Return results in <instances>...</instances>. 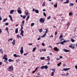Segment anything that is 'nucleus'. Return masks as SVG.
<instances>
[{
    "instance_id": "obj_1",
    "label": "nucleus",
    "mask_w": 77,
    "mask_h": 77,
    "mask_svg": "<svg viewBox=\"0 0 77 77\" xmlns=\"http://www.w3.org/2000/svg\"><path fill=\"white\" fill-rule=\"evenodd\" d=\"M13 67L12 65L9 66L8 69V71L10 72H12L13 70H14V68H13Z\"/></svg>"
},
{
    "instance_id": "obj_2",
    "label": "nucleus",
    "mask_w": 77,
    "mask_h": 77,
    "mask_svg": "<svg viewBox=\"0 0 77 77\" xmlns=\"http://www.w3.org/2000/svg\"><path fill=\"white\" fill-rule=\"evenodd\" d=\"M39 21L40 23H44V21H45V20L43 18H41L39 19Z\"/></svg>"
},
{
    "instance_id": "obj_3",
    "label": "nucleus",
    "mask_w": 77,
    "mask_h": 77,
    "mask_svg": "<svg viewBox=\"0 0 77 77\" xmlns=\"http://www.w3.org/2000/svg\"><path fill=\"white\" fill-rule=\"evenodd\" d=\"M69 47L70 48H72L73 49L75 48V47L74 45H73L72 44H71V45L69 46Z\"/></svg>"
},
{
    "instance_id": "obj_4",
    "label": "nucleus",
    "mask_w": 77,
    "mask_h": 77,
    "mask_svg": "<svg viewBox=\"0 0 77 77\" xmlns=\"http://www.w3.org/2000/svg\"><path fill=\"white\" fill-rule=\"evenodd\" d=\"M20 51V54H23V47H21Z\"/></svg>"
},
{
    "instance_id": "obj_5",
    "label": "nucleus",
    "mask_w": 77,
    "mask_h": 77,
    "mask_svg": "<svg viewBox=\"0 0 77 77\" xmlns=\"http://www.w3.org/2000/svg\"><path fill=\"white\" fill-rule=\"evenodd\" d=\"M54 51H59V49L57 47H55L54 48Z\"/></svg>"
},
{
    "instance_id": "obj_6",
    "label": "nucleus",
    "mask_w": 77,
    "mask_h": 77,
    "mask_svg": "<svg viewBox=\"0 0 77 77\" xmlns=\"http://www.w3.org/2000/svg\"><path fill=\"white\" fill-rule=\"evenodd\" d=\"M23 33H24V31H23V30H22L21 31L20 35H22V36H24Z\"/></svg>"
},
{
    "instance_id": "obj_7",
    "label": "nucleus",
    "mask_w": 77,
    "mask_h": 77,
    "mask_svg": "<svg viewBox=\"0 0 77 77\" xmlns=\"http://www.w3.org/2000/svg\"><path fill=\"white\" fill-rule=\"evenodd\" d=\"M63 50L64 51V52H70V51H69V50L65 49H63Z\"/></svg>"
},
{
    "instance_id": "obj_8",
    "label": "nucleus",
    "mask_w": 77,
    "mask_h": 77,
    "mask_svg": "<svg viewBox=\"0 0 77 77\" xmlns=\"http://www.w3.org/2000/svg\"><path fill=\"white\" fill-rule=\"evenodd\" d=\"M13 56H14V57H20L21 56L20 55H16V54H14Z\"/></svg>"
},
{
    "instance_id": "obj_9",
    "label": "nucleus",
    "mask_w": 77,
    "mask_h": 77,
    "mask_svg": "<svg viewBox=\"0 0 77 77\" xmlns=\"http://www.w3.org/2000/svg\"><path fill=\"white\" fill-rule=\"evenodd\" d=\"M70 69V68H64L63 70H62V71H67V70H69Z\"/></svg>"
},
{
    "instance_id": "obj_10",
    "label": "nucleus",
    "mask_w": 77,
    "mask_h": 77,
    "mask_svg": "<svg viewBox=\"0 0 77 77\" xmlns=\"http://www.w3.org/2000/svg\"><path fill=\"white\" fill-rule=\"evenodd\" d=\"M9 17L10 18V20H11V21L12 22H13V20H12V16H11V15H9Z\"/></svg>"
},
{
    "instance_id": "obj_11",
    "label": "nucleus",
    "mask_w": 77,
    "mask_h": 77,
    "mask_svg": "<svg viewBox=\"0 0 77 77\" xmlns=\"http://www.w3.org/2000/svg\"><path fill=\"white\" fill-rule=\"evenodd\" d=\"M14 12V10H12L10 11V14H12Z\"/></svg>"
},
{
    "instance_id": "obj_12",
    "label": "nucleus",
    "mask_w": 77,
    "mask_h": 77,
    "mask_svg": "<svg viewBox=\"0 0 77 77\" xmlns=\"http://www.w3.org/2000/svg\"><path fill=\"white\" fill-rule=\"evenodd\" d=\"M17 12L19 13L20 14H22V11H20V10H17Z\"/></svg>"
},
{
    "instance_id": "obj_13",
    "label": "nucleus",
    "mask_w": 77,
    "mask_h": 77,
    "mask_svg": "<svg viewBox=\"0 0 77 77\" xmlns=\"http://www.w3.org/2000/svg\"><path fill=\"white\" fill-rule=\"evenodd\" d=\"M69 16L71 17V16L73 15V14L72 13V12H70L69 13Z\"/></svg>"
},
{
    "instance_id": "obj_14",
    "label": "nucleus",
    "mask_w": 77,
    "mask_h": 77,
    "mask_svg": "<svg viewBox=\"0 0 77 77\" xmlns=\"http://www.w3.org/2000/svg\"><path fill=\"white\" fill-rule=\"evenodd\" d=\"M15 32V33H17L18 32V28H17L16 29Z\"/></svg>"
},
{
    "instance_id": "obj_15",
    "label": "nucleus",
    "mask_w": 77,
    "mask_h": 77,
    "mask_svg": "<svg viewBox=\"0 0 77 77\" xmlns=\"http://www.w3.org/2000/svg\"><path fill=\"white\" fill-rule=\"evenodd\" d=\"M12 44H13V45H14V44H15V40L14 39L13 42H12Z\"/></svg>"
},
{
    "instance_id": "obj_16",
    "label": "nucleus",
    "mask_w": 77,
    "mask_h": 77,
    "mask_svg": "<svg viewBox=\"0 0 77 77\" xmlns=\"http://www.w3.org/2000/svg\"><path fill=\"white\" fill-rule=\"evenodd\" d=\"M46 35H47V34L45 33L42 36H41V38H44V37H45V36H46Z\"/></svg>"
},
{
    "instance_id": "obj_17",
    "label": "nucleus",
    "mask_w": 77,
    "mask_h": 77,
    "mask_svg": "<svg viewBox=\"0 0 77 77\" xmlns=\"http://www.w3.org/2000/svg\"><path fill=\"white\" fill-rule=\"evenodd\" d=\"M70 25V23L69 22H68V23L67 24V26L68 27L67 29L69 27V25Z\"/></svg>"
},
{
    "instance_id": "obj_18",
    "label": "nucleus",
    "mask_w": 77,
    "mask_h": 77,
    "mask_svg": "<svg viewBox=\"0 0 77 77\" xmlns=\"http://www.w3.org/2000/svg\"><path fill=\"white\" fill-rule=\"evenodd\" d=\"M35 12H36V13H37V14H38V13H39V11L38 10H35Z\"/></svg>"
},
{
    "instance_id": "obj_19",
    "label": "nucleus",
    "mask_w": 77,
    "mask_h": 77,
    "mask_svg": "<svg viewBox=\"0 0 77 77\" xmlns=\"http://www.w3.org/2000/svg\"><path fill=\"white\" fill-rule=\"evenodd\" d=\"M69 0H66V2H64V3H65V4H66V3L68 4V3H69Z\"/></svg>"
},
{
    "instance_id": "obj_20",
    "label": "nucleus",
    "mask_w": 77,
    "mask_h": 77,
    "mask_svg": "<svg viewBox=\"0 0 77 77\" xmlns=\"http://www.w3.org/2000/svg\"><path fill=\"white\" fill-rule=\"evenodd\" d=\"M29 18H30V16L29 15L27 17V18H26V20H28L29 19Z\"/></svg>"
},
{
    "instance_id": "obj_21",
    "label": "nucleus",
    "mask_w": 77,
    "mask_h": 77,
    "mask_svg": "<svg viewBox=\"0 0 77 77\" xmlns=\"http://www.w3.org/2000/svg\"><path fill=\"white\" fill-rule=\"evenodd\" d=\"M3 59H5V60H8V58H7V57H3Z\"/></svg>"
},
{
    "instance_id": "obj_22",
    "label": "nucleus",
    "mask_w": 77,
    "mask_h": 77,
    "mask_svg": "<svg viewBox=\"0 0 77 77\" xmlns=\"http://www.w3.org/2000/svg\"><path fill=\"white\" fill-rule=\"evenodd\" d=\"M69 42V41L67 40L66 41L65 40H64L63 41V42H64V43H65L66 42Z\"/></svg>"
},
{
    "instance_id": "obj_23",
    "label": "nucleus",
    "mask_w": 77,
    "mask_h": 77,
    "mask_svg": "<svg viewBox=\"0 0 77 77\" xmlns=\"http://www.w3.org/2000/svg\"><path fill=\"white\" fill-rule=\"evenodd\" d=\"M44 68H45V69H47L48 68V66L47 65H46L45 66H44Z\"/></svg>"
},
{
    "instance_id": "obj_24",
    "label": "nucleus",
    "mask_w": 77,
    "mask_h": 77,
    "mask_svg": "<svg viewBox=\"0 0 77 77\" xmlns=\"http://www.w3.org/2000/svg\"><path fill=\"white\" fill-rule=\"evenodd\" d=\"M38 31H39V32H40L41 33L42 32V29H40L38 30Z\"/></svg>"
},
{
    "instance_id": "obj_25",
    "label": "nucleus",
    "mask_w": 77,
    "mask_h": 77,
    "mask_svg": "<svg viewBox=\"0 0 77 77\" xmlns=\"http://www.w3.org/2000/svg\"><path fill=\"white\" fill-rule=\"evenodd\" d=\"M71 41H72V42H75V41L73 39H72V38L71 39Z\"/></svg>"
},
{
    "instance_id": "obj_26",
    "label": "nucleus",
    "mask_w": 77,
    "mask_h": 77,
    "mask_svg": "<svg viewBox=\"0 0 77 77\" xmlns=\"http://www.w3.org/2000/svg\"><path fill=\"white\" fill-rule=\"evenodd\" d=\"M61 64H62V63L60 62L59 63L57 64V65L58 66H59L60 65H61Z\"/></svg>"
},
{
    "instance_id": "obj_27",
    "label": "nucleus",
    "mask_w": 77,
    "mask_h": 77,
    "mask_svg": "<svg viewBox=\"0 0 77 77\" xmlns=\"http://www.w3.org/2000/svg\"><path fill=\"white\" fill-rule=\"evenodd\" d=\"M41 60H44L45 59V57H40Z\"/></svg>"
},
{
    "instance_id": "obj_28",
    "label": "nucleus",
    "mask_w": 77,
    "mask_h": 77,
    "mask_svg": "<svg viewBox=\"0 0 77 77\" xmlns=\"http://www.w3.org/2000/svg\"><path fill=\"white\" fill-rule=\"evenodd\" d=\"M54 7L55 8H57V3H56V5H54Z\"/></svg>"
},
{
    "instance_id": "obj_29",
    "label": "nucleus",
    "mask_w": 77,
    "mask_h": 77,
    "mask_svg": "<svg viewBox=\"0 0 77 77\" xmlns=\"http://www.w3.org/2000/svg\"><path fill=\"white\" fill-rule=\"evenodd\" d=\"M34 25H35V23H32L31 24V26L32 27L33 26H34Z\"/></svg>"
},
{
    "instance_id": "obj_30",
    "label": "nucleus",
    "mask_w": 77,
    "mask_h": 77,
    "mask_svg": "<svg viewBox=\"0 0 77 77\" xmlns=\"http://www.w3.org/2000/svg\"><path fill=\"white\" fill-rule=\"evenodd\" d=\"M0 52H1V54H3V50H1L0 49Z\"/></svg>"
},
{
    "instance_id": "obj_31",
    "label": "nucleus",
    "mask_w": 77,
    "mask_h": 77,
    "mask_svg": "<svg viewBox=\"0 0 77 77\" xmlns=\"http://www.w3.org/2000/svg\"><path fill=\"white\" fill-rule=\"evenodd\" d=\"M73 5H74V4L73 3H70L69 5V6H73Z\"/></svg>"
},
{
    "instance_id": "obj_32",
    "label": "nucleus",
    "mask_w": 77,
    "mask_h": 77,
    "mask_svg": "<svg viewBox=\"0 0 77 77\" xmlns=\"http://www.w3.org/2000/svg\"><path fill=\"white\" fill-rule=\"evenodd\" d=\"M38 68H39V67H37L35 69V71H37L38 70Z\"/></svg>"
},
{
    "instance_id": "obj_33",
    "label": "nucleus",
    "mask_w": 77,
    "mask_h": 77,
    "mask_svg": "<svg viewBox=\"0 0 77 77\" xmlns=\"http://www.w3.org/2000/svg\"><path fill=\"white\" fill-rule=\"evenodd\" d=\"M36 47H35V48H33V49L32 51H35V50H36Z\"/></svg>"
},
{
    "instance_id": "obj_34",
    "label": "nucleus",
    "mask_w": 77,
    "mask_h": 77,
    "mask_svg": "<svg viewBox=\"0 0 77 77\" xmlns=\"http://www.w3.org/2000/svg\"><path fill=\"white\" fill-rule=\"evenodd\" d=\"M23 19H25L26 18V17L25 15L23 16V17H22Z\"/></svg>"
},
{
    "instance_id": "obj_35",
    "label": "nucleus",
    "mask_w": 77,
    "mask_h": 77,
    "mask_svg": "<svg viewBox=\"0 0 77 77\" xmlns=\"http://www.w3.org/2000/svg\"><path fill=\"white\" fill-rule=\"evenodd\" d=\"M14 61V60H11V59H9L8 60V61L11 62H13Z\"/></svg>"
},
{
    "instance_id": "obj_36",
    "label": "nucleus",
    "mask_w": 77,
    "mask_h": 77,
    "mask_svg": "<svg viewBox=\"0 0 77 77\" xmlns=\"http://www.w3.org/2000/svg\"><path fill=\"white\" fill-rule=\"evenodd\" d=\"M6 20H8V19L7 18H6V19H5L3 20V21L4 22H5L6 21Z\"/></svg>"
},
{
    "instance_id": "obj_37",
    "label": "nucleus",
    "mask_w": 77,
    "mask_h": 77,
    "mask_svg": "<svg viewBox=\"0 0 77 77\" xmlns=\"http://www.w3.org/2000/svg\"><path fill=\"white\" fill-rule=\"evenodd\" d=\"M23 25H21V28L20 29V31H21V30H23Z\"/></svg>"
},
{
    "instance_id": "obj_38",
    "label": "nucleus",
    "mask_w": 77,
    "mask_h": 77,
    "mask_svg": "<svg viewBox=\"0 0 77 77\" xmlns=\"http://www.w3.org/2000/svg\"><path fill=\"white\" fill-rule=\"evenodd\" d=\"M63 38V35H60V37H59V38L61 39V38Z\"/></svg>"
},
{
    "instance_id": "obj_39",
    "label": "nucleus",
    "mask_w": 77,
    "mask_h": 77,
    "mask_svg": "<svg viewBox=\"0 0 77 77\" xmlns=\"http://www.w3.org/2000/svg\"><path fill=\"white\" fill-rule=\"evenodd\" d=\"M54 75V72H52L51 74V76H53Z\"/></svg>"
},
{
    "instance_id": "obj_40",
    "label": "nucleus",
    "mask_w": 77,
    "mask_h": 77,
    "mask_svg": "<svg viewBox=\"0 0 77 77\" xmlns=\"http://www.w3.org/2000/svg\"><path fill=\"white\" fill-rule=\"evenodd\" d=\"M44 66H42L40 67L41 69H44Z\"/></svg>"
},
{
    "instance_id": "obj_41",
    "label": "nucleus",
    "mask_w": 77,
    "mask_h": 77,
    "mask_svg": "<svg viewBox=\"0 0 77 77\" xmlns=\"http://www.w3.org/2000/svg\"><path fill=\"white\" fill-rule=\"evenodd\" d=\"M17 38H21V37L19 36V35H17Z\"/></svg>"
},
{
    "instance_id": "obj_42",
    "label": "nucleus",
    "mask_w": 77,
    "mask_h": 77,
    "mask_svg": "<svg viewBox=\"0 0 77 77\" xmlns=\"http://www.w3.org/2000/svg\"><path fill=\"white\" fill-rule=\"evenodd\" d=\"M49 56H48L47 57V59H47V60H50V58H49Z\"/></svg>"
},
{
    "instance_id": "obj_43",
    "label": "nucleus",
    "mask_w": 77,
    "mask_h": 77,
    "mask_svg": "<svg viewBox=\"0 0 77 77\" xmlns=\"http://www.w3.org/2000/svg\"><path fill=\"white\" fill-rule=\"evenodd\" d=\"M29 12H26V16H27V15H29Z\"/></svg>"
},
{
    "instance_id": "obj_44",
    "label": "nucleus",
    "mask_w": 77,
    "mask_h": 77,
    "mask_svg": "<svg viewBox=\"0 0 77 77\" xmlns=\"http://www.w3.org/2000/svg\"><path fill=\"white\" fill-rule=\"evenodd\" d=\"M51 18V16H49L48 17H47L48 20H50Z\"/></svg>"
},
{
    "instance_id": "obj_45",
    "label": "nucleus",
    "mask_w": 77,
    "mask_h": 77,
    "mask_svg": "<svg viewBox=\"0 0 77 77\" xmlns=\"http://www.w3.org/2000/svg\"><path fill=\"white\" fill-rule=\"evenodd\" d=\"M43 15L44 16H45V17H46V14H45V12H43Z\"/></svg>"
},
{
    "instance_id": "obj_46",
    "label": "nucleus",
    "mask_w": 77,
    "mask_h": 77,
    "mask_svg": "<svg viewBox=\"0 0 77 77\" xmlns=\"http://www.w3.org/2000/svg\"><path fill=\"white\" fill-rule=\"evenodd\" d=\"M5 30H7V31H9L8 29V27H6V29H5Z\"/></svg>"
},
{
    "instance_id": "obj_47",
    "label": "nucleus",
    "mask_w": 77,
    "mask_h": 77,
    "mask_svg": "<svg viewBox=\"0 0 77 77\" xmlns=\"http://www.w3.org/2000/svg\"><path fill=\"white\" fill-rule=\"evenodd\" d=\"M46 31L44 32H45V33H47V32H48V29H46Z\"/></svg>"
},
{
    "instance_id": "obj_48",
    "label": "nucleus",
    "mask_w": 77,
    "mask_h": 77,
    "mask_svg": "<svg viewBox=\"0 0 77 77\" xmlns=\"http://www.w3.org/2000/svg\"><path fill=\"white\" fill-rule=\"evenodd\" d=\"M5 25H6V26H8V25H9V23H5Z\"/></svg>"
},
{
    "instance_id": "obj_49",
    "label": "nucleus",
    "mask_w": 77,
    "mask_h": 77,
    "mask_svg": "<svg viewBox=\"0 0 77 77\" xmlns=\"http://www.w3.org/2000/svg\"><path fill=\"white\" fill-rule=\"evenodd\" d=\"M42 51H46V49H42Z\"/></svg>"
},
{
    "instance_id": "obj_50",
    "label": "nucleus",
    "mask_w": 77,
    "mask_h": 77,
    "mask_svg": "<svg viewBox=\"0 0 77 77\" xmlns=\"http://www.w3.org/2000/svg\"><path fill=\"white\" fill-rule=\"evenodd\" d=\"M42 45L43 46H45V44L44 43H42Z\"/></svg>"
},
{
    "instance_id": "obj_51",
    "label": "nucleus",
    "mask_w": 77,
    "mask_h": 77,
    "mask_svg": "<svg viewBox=\"0 0 77 77\" xmlns=\"http://www.w3.org/2000/svg\"><path fill=\"white\" fill-rule=\"evenodd\" d=\"M63 42H62L60 43V44L62 45L64 44V43H63Z\"/></svg>"
},
{
    "instance_id": "obj_52",
    "label": "nucleus",
    "mask_w": 77,
    "mask_h": 77,
    "mask_svg": "<svg viewBox=\"0 0 77 77\" xmlns=\"http://www.w3.org/2000/svg\"><path fill=\"white\" fill-rule=\"evenodd\" d=\"M22 23L23 24H24V23H25V21H24V20H23L22 21Z\"/></svg>"
},
{
    "instance_id": "obj_53",
    "label": "nucleus",
    "mask_w": 77,
    "mask_h": 77,
    "mask_svg": "<svg viewBox=\"0 0 77 77\" xmlns=\"http://www.w3.org/2000/svg\"><path fill=\"white\" fill-rule=\"evenodd\" d=\"M57 32H56L55 33V35H57Z\"/></svg>"
},
{
    "instance_id": "obj_54",
    "label": "nucleus",
    "mask_w": 77,
    "mask_h": 77,
    "mask_svg": "<svg viewBox=\"0 0 77 77\" xmlns=\"http://www.w3.org/2000/svg\"><path fill=\"white\" fill-rule=\"evenodd\" d=\"M7 57V55H5L4 56V57Z\"/></svg>"
},
{
    "instance_id": "obj_55",
    "label": "nucleus",
    "mask_w": 77,
    "mask_h": 77,
    "mask_svg": "<svg viewBox=\"0 0 77 77\" xmlns=\"http://www.w3.org/2000/svg\"><path fill=\"white\" fill-rule=\"evenodd\" d=\"M42 5L43 6H45V2H44Z\"/></svg>"
},
{
    "instance_id": "obj_56",
    "label": "nucleus",
    "mask_w": 77,
    "mask_h": 77,
    "mask_svg": "<svg viewBox=\"0 0 77 77\" xmlns=\"http://www.w3.org/2000/svg\"><path fill=\"white\" fill-rule=\"evenodd\" d=\"M63 57L62 56H60V59H62Z\"/></svg>"
},
{
    "instance_id": "obj_57",
    "label": "nucleus",
    "mask_w": 77,
    "mask_h": 77,
    "mask_svg": "<svg viewBox=\"0 0 77 77\" xmlns=\"http://www.w3.org/2000/svg\"><path fill=\"white\" fill-rule=\"evenodd\" d=\"M41 39V38H38L37 39V40H40V39Z\"/></svg>"
},
{
    "instance_id": "obj_58",
    "label": "nucleus",
    "mask_w": 77,
    "mask_h": 77,
    "mask_svg": "<svg viewBox=\"0 0 77 77\" xmlns=\"http://www.w3.org/2000/svg\"><path fill=\"white\" fill-rule=\"evenodd\" d=\"M29 45H32V43H29Z\"/></svg>"
},
{
    "instance_id": "obj_59",
    "label": "nucleus",
    "mask_w": 77,
    "mask_h": 77,
    "mask_svg": "<svg viewBox=\"0 0 77 77\" xmlns=\"http://www.w3.org/2000/svg\"><path fill=\"white\" fill-rule=\"evenodd\" d=\"M27 53H26V54H23V55H24V56H26V55H27Z\"/></svg>"
},
{
    "instance_id": "obj_60",
    "label": "nucleus",
    "mask_w": 77,
    "mask_h": 77,
    "mask_svg": "<svg viewBox=\"0 0 77 77\" xmlns=\"http://www.w3.org/2000/svg\"><path fill=\"white\" fill-rule=\"evenodd\" d=\"M64 39H63V38H61L60 40V41H63V40H64Z\"/></svg>"
},
{
    "instance_id": "obj_61",
    "label": "nucleus",
    "mask_w": 77,
    "mask_h": 77,
    "mask_svg": "<svg viewBox=\"0 0 77 77\" xmlns=\"http://www.w3.org/2000/svg\"><path fill=\"white\" fill-rule=\"evenodd\" d=\"M66 66V64H63V66Z\"/></svg>"
},
{
    "instance_id": "obj_62",
    "label": "nucleus",
    "mask_w": 77,
    "mask_h": 77,
    "mask_svg": "<svg viewBox=\"0 0 77 77\" xmlns=\"http://www.w3.org/2000/svg\"><path fill=\"white\" fill-rule=\"evenodd\" d=\"M35 72H36V71L34 70V71H33L32 72L33 74H34V73H35Z\"/></svg>"
},
{
    "instance_id": "obj_63",
    "label": "nucleus",
    "mask_w": 77,
    "mask_h": 77,
    "mask_svg": "<svg viewBox=\"0 0 77 77\" xmlns=\"http://www.w3.org/2000/svg\"><path fill=\"white\" fill-rule=\"evenodd\" d=\"M34 11H35V8H33L32 10V12H34Z\"/></svg>"
},
{
    "instance_id": "obj_64",
    "label": "nucleus",
    "mask_w": 77,
    "mask_h": 77,
    "mask_svg": "<svg viewBox=\"0 0 77 77\" xmlns=\"http://www.w3.org/2000/svg\"><path fill=\"white\" fill-rule=\"evenodd\" d=\"M2 62H0V65H2Z\"/></svg>"
}]
</instances>
